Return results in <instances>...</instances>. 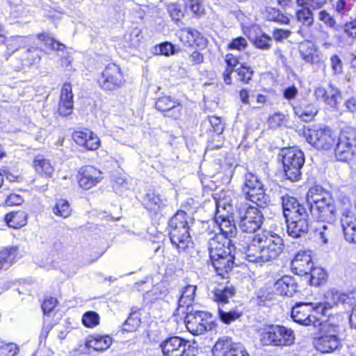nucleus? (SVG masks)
<instances>
[{"mask_svg":"<svg viewBox=\"0 0 356 356\" xmlns=\"http://www.w3.org/2000/svg\"><path fill=\"white\" fill-rule=\"evenodd\" d=\"M293 110L295 115L304 122L313 120L318 113L314 104L305 99L293 106Z\"/></svg>","mask_w":356,"mask_h":356,"instance_id":"obj_32","label":"nucleus"},{"mask_svg":"<svg viewBox=\"0 0 356 356\" xmlns=\"http://www.w3.org/2000/svg\"><path fill=\"white\" fill-rule=\"evenodd\" d=\"M336 209L337 213L339 212L341 216V220L355 216L352 202L346 196H342L339 198Z\"/></svg>","mask_w":356,"mask_h":356,"instance_id":"obj_48","label":"nucleus"},{"mask_svg":"<svg viewBox=\"0 0 356 356\" xmlns=\"http://www.w3.org/2000/svg\"><path fill=\"white\" fill-rule=\"evenodd\" d=\"M279 156L286 178L291 181L300 180L305 161L303 152L294 146L286 147L281 149Z\"/></svg>","mask_w":356,"mask_h":356,"instance_id":"obj_7","label":"nucleus"},{"mask_svg":"<svg viewBox=\"0 0 356 356\" xmlns=\"http://www.w3.org/2000/svg\"><path fill=\"white\" fill-rule=\"evenodd\" d=\"M83 325L87 328H94L99 325L100 316L94 311L86 312L81 318Z\"/></svg>","mask_w":356,"mask_h":356,"instance_id":"obj_53","label":"nucleus"},{"mask_svg":"<svg viewBox=\"0 0 356 356\" xmlns=\"http://www.w3.org/2000/svg\"><path fill=\"white\" fill-rule=\"evenodd\" d=\"M309 216L306 217L296 216L291 219H286V231L289 236L297 238L309 230Z\"/></svg>","mask_w":356,"mask_h":356,"instance_id":"obj_29","label":"nucleus"},{"mask_svg":"<svg viewBox=\"0 0 356 356\" xmlns=\"http://www.w3.org/2000/svg\"><path fill=\"white\" fill-rule=\"evenodd\" d=\"M102 172L98 168L86 165L82 166L77 173V182L83 190L90 189L102 180Z\"/></svg>","mask_w":356,"mask_h":356,"instance_id":"obj_22","label":"nucleus"},{"mask_svg":"<svg viewBox=\"0 0 356 356\" xmlns=\"http://www.w3.org/2000/svg\"><path fill=\"white\" fill-rule=\"evenodd\" d=\"M277 294L282 296L292 297L298 292V284L296 279L291 275H283L275 283Z\"/></svg>","mask_w":356,"mask_h":356,"instance_id":"obj_30","label":"nucleus"},{"mask_svg":"<svg viewBox=\"0 0 356 356\" xmlns=\"http://www.w3.org/2000/svg\"><path fill=\"white\" fill-rule=\"evenodd\" d=\"M264 186L241 190L245 200L251 202L258 207H262L266 203V193Z\"/></svg>","mask_w":356,"mask_h":356,"instance_id":"obj_39","label":"nucleus"},{"mask_svg":"<svg viewBox=\"0 0 356 356\" xmlns=\"http://www.w3.org/2000/svg\"><path fill=\"white\" fill-rule=\"evenodd\" d=\"M330 195V193L321 186L314 185L308 191L307 193V199L310 201V206L316 204L317 201H321L324 197Z\"/></svg>","mask_w":356,"mask_h":356,"instance_id":"obj_51","label":"nucleus"},{"mask_svg":"<svg viewBox=\"0 0 356 356\" xmlns=\"http://www.w3.org/2000/svg\"><path fill=\"white\" fill-rule=\"evenodd\" d=\"M184 8L195 18L200 19L207 13L203 0H184Z\"/></svg>","mask_w":356,"mask_h":356,"instance_id":"obj_43","label":"nucleus"},{"mask_svg":"<svg viewBox=\"0 0 356 356\" xmlns=\"http://www.w3.org/2000/svg\"><path fill=\"white\" fill-rule=\"evenodd\" d=\"M234 245H220L218 242H209V257L212 266L218 275L228 278L235 264L232 253Z\"/></svg>","mask_w":356,"mask_h":356,"instance_id":"obj_6","label":"nucleus"},{"mask_svg":"<svg viewBox=\"0 0 356 356\" xmlns=\"http://www.w3.org/2000/svg\"><path fill=\"white\" fill-rule=\"evenodd\" d=\"M267 124L270 129L290 128V115L282 111L274 112L268 117Z\"/></svg>","mask_w":356,"mask_h":356,"instance_id":"obj_41","label":"nucleus"},{"mask_svg":"<svg viewBox=\"0 0 356 356\" xmlns=\"http://www.w3.org/2000/svg\"><path fill=\"white\" fill-rule=\"evenodd\" d=\"M259 339L263 346H290L295 342L294 331L282 325H266L260 330Z\"/></svg>","mask_w":356,"mask_h":356,"instance_id":"obj_8","label":"nucleus"},{"mask_svg":"<svg viewBox=\"0 0 356 356\" xmlns=\"http://www.w3.org/2000/svg\"><path fill=\"white\" fill-rule=\"evenodd\" d=\"M96 83L104 91H113L124 85L125 74L120 65L111 62L97 75Z\"/></svg>","mask_w":356,"mask_h":356,"instance_id":"obj_12","label":"nucleus"},{"mask_svg":"<svg viewBox=\"0 0 356 356\" xmlns=\"http://www.w3.org/2000/svg\"><path fill=\"white\" fill-rule=\"evenodd\" d=\"M179 42L184 47L194 48L189 54V60L193 65H199L204 61V54L202 52L208 45V40L196 29L181 28L177 33Z\"/></svg>","mask_w":356,"mask_h":356,"instance_id":"obj_5","label":"nucleus"},{"mask_svg":"<svg viewBox=\"0 0 356 356\" xmlns=\"http://www.w3.org/2000/svg\"><path fill=\"white\" fill-rule=\"evenodd\" d=\"M236 75L237 81L241 85H249L253 81L254 71L247 63H242L234 72Z\"/></svg>","mask_w":356,"mask_h":356,"instance_id":"obj_42","label":"nucleus"},{"mask_svg":"<svg viewBox=\"0 0 356 356\" xmlns=\"http://www.w3.org/2000/svg\"><path fill=\"white\" fill-rule=\"evenodd\" d=\"M220 200L215 197V215L213 221L217 225L220 232L216 234L210 242H218L220 245H233L232 238H234L237 234V228L234 219H231L228 215L220 214Z\"/></svg>","mask_w":356,"mask_h":356,"instance_id":"obj_11","label":"nucleus"},{"mask_svg":"<svg viewBox=\"0 0 356 356\" xmlns=\"http://www.w3.org/2000/svg\"><path fill=\"white\" fill-rule=\"evenodd\" d=\"M266 13L267 19L270 22L285 25H289L291 22L290 17L277 8L268 7L266 8Z\"/></svg>","mask_w":356,"mask_h":356,"instance_id":"obj_49","label":"nucleus"},{"mask_svg":"<svg viewBox=\"0 0 356 356\" xmlns=\"http://www.w3.org/2000/svg\"><path fill=\"white\" fill-rule=\"evenodd\" d=\"M166 10L172 20L175 23L180 22L184 17L181 5L178 3H170L166 6Z\"/></svg>","mask_w":356,"mask_h":356,"instance_id":"obj_54","label":"nucleus"},{"mask_svg":"<svg viewBox=\"0 0 356 356\" xmlns=\"http://www.w3.org/2000/svg\"><path fill=\"white\" fill-rule=\"evenodd\" d=\"M337 161L350 163L356 159V130L353 128L341 129L332 149Z\"/></svg>","mask_w":356,"mask_h":356,"instance_id":"obj_9","label":"nucleus"},{"mask_svg":"<svg viewBox=\"0 0 356 356\" xmlns=\"http://www.w3.org/2000/svg\"><path fill=\"white\" fill-rule=\"evenodd\" d=\"M312 338L314 348L321 354H330L342 348L340 327L329 321L321 322Z\"/></svg>","mask_w":356,"mask_h":356,"instance_id":"obj_4","label":"nucleus"},{"mask_svg":"<svg viewBox=\"0 0 356 356\" xmlns=\"http://www.w3.org/2000/svg\"><path fill=\"white\" fill-rule=\"evenodd\" d=\"M318 19L330 28H334L337 25L334 17L325 10H322L318 13Z\"/></svg>","mask_w":356,"mask_h":356,"instance_id":"obj_63","label":"nucleus"},{"mask_svg":"<svg viewBox=\"0 0 356 356\" xmlns=\"http://www.w3.org/2000/svg\"><path fill=\"white\" fill-rule=\"evenodd\" d=\"M309 211L312 218L321 222H330L334 220L337 215V209L332 195L324 197L321 201L309 207Z\"/></svg>","mask_w":356,"mask_h":356,"instance_id":"obj_17","label":"nucleus"},{"mask_svg":"<svg viewBox=\"0 0 356 356\" xmlns=\"http://www.w3.org/2000/svg\"><path fill=\"white\" fill-rule=\"evenodd\" d=\"M20 257L17 246H7L1 248L0 250V271L9 268Z\"/></svg>","mask_w":356,"mask_h":356,"instance_id":"obj_35","label":"nucleus"},{"mask_svg":"<svg viewBox=\"0 0 356 356\" xmlns=\"http://www.w3.org/2000/svg\"><path fill=\"white\" fill-rule=\"evenodd\" d=\"M25 36L11 35L7 36V31L3 25L0 23V44L6 47V54L11 56L15 52L25 46Z\"/></svg>","mask_w":356,"mask_h":356,"instance_id":"obj_27","label":"nucleus"},{"mask_svg":"<svg viewBox=\"0 0 356 356\" xmlns=\"http://www.w3.org/2000/svg\"><path fill=\"white\" fill-rule=\"evenodd\" d=\"M243 315V312L238 309H233L229 311H224L221 308L218 309V317L219 320L225 325H229L236 320L239 319Z\"/></svg>","mask_w":356,"mask_h":356,"instance_id":"obj_50","label":"nucleus"},{"mask_svg":"<svg viewBox=\"0 0 356 356\" xmlns=\"http://www.w3.org/2000/svg\"><path fill=\"white\" fill-rule=\"evenodd\" d=\"M200 131L202 134H221L224 131V124L221 118L216 115L209 116L207 120L202 122L200 124Z\"/></svg>","mask_w":356,"mask_h":356,"instance_id":"obj_36","label":"nucleus"},{"mask_svg":"<svg viewBox=\"0 0 356 356\" xmlns=\"http://www.w3.org/2000/svg\"><path fill=\"white\" fill-rule=\"evenodd\" d=\"M248 46V41L243 36H238L232 38L230 42L227 44V50H236L238 51H243L247 49Z\"/></svg>","mask_w":356,"mask_h":356,"instance_id":"obj_57","label":"nucleus"},{"mask_svg":"<svg viewBox=\"0 0 356 356\" xmlns=\"http://www.w3.org/2000/svg\"><path fill=\"white\" fill-rule=\"evenodd\" d=\"M74 109V95L72 86L69 82L63 84L58 104L59 115L66 117L71 115Z\"/></svg>","mask_w":356,"mask_h":356,"instance_id":"obj_25","label":"nucleus"},{"mask_svg":"<svg viewBox=\"0 0 356 356\" xmlns=\"http://www.w3.org/2000/svg\"><path fill=\"white\" fill-rule=\"evenodd\" d=\"M112 338L108 335H100L97 334L89 335L85 341V346L88 349L95 351L103 352L111 346Z\"/></svg>","mask_w":356,"mask_h":356,"instance_id":"obj_33","label":"nucleus"},{"mask_svg":"<svg viewBox=\"0 0 356 356\" xmlns=\"http://www.w3.org/2000/svg\"><path fill=\"white\" fill-rule=\"evenodd\" d=\"M58 303L56 297L51 296H45L41 303V308L44 314L51 313L57 306Z\"/></svg>","mask_w":356,"mask_h":356,"instance_id":"obj_58","label":"nucleus"},{"mask_svg":"<svg viewBox=\"0 0 356 356\" xmlns=\"http://www.w3.org/2000/svg\"><path fill=\"white\" fill-rule=\"evenodd\" d=\"M225 68L222 73V77L224 83L230 86L233 83L232 74L236 70V67L239 65V58L236 55L232 53L225 54Z\"/></svg>","mask_w":356,"mask_h":356,"instance_id":"obj_37","label":"nucleus"},{"mask_svg":"<svg viewBox=\"0 0 356 356\" xmlns=\"http://www.w3.org/2000/svg\"><path fill=\"white\" fill-rule=\"evenodd\" d=\"M236 294L234 286H225L222 289L216 288L213 291V300L218 304H226Z\"/></svg>","mask_w":356,"mask_h":356,"instance_id":"obj_45","label":"nucleus"},{"mask_svg":"<svg viewBox=\"0 0 356 356\" xmlns=\"http://www.w3.org/2000/svg\"><path fill=\"white\" fill-rule=\"evenodd\" d=\"M154 107L164 118L173 121L180 120L184 113L183 102L167 95L156 98Z\"/></svg>","mask_w":356,"mask_h":356,"instance_id":"obj_16","label":"nucleus"},{"mask_svg":"<svg viewBox=\"0 0 356 356\" xmlns=\"http://www.w3.org/2000/svg\"><path fill=\"white\" fill-rule=\"evenodd\" d=\"M73 141L86 151H95L101 146L99 136L88 128L74 130L72 134Z\"/></svg>","mask_w":356,"mask_h":356,"instance_id":"obj_20","label":"nucleus"},{"mask_svg":"<svg viewBox=\"0 0 356 356\" xmlns=\"http://www.w3.org/2000/svg\"><path fill=\"white\" fill-rule=\"evenodd\" d=\"M336 236L335 229L332 225H323L322 229L319 232V238L323 244L334 241Z\"/></svg>","mask_w":356,"mask_h":356,"instance_id":"obj_56","label":"nucleus"},{"mask_svg":"<svg viewBox=\"0 0 356 356\" xmlns=\"http://www.w3.org/2000/svg\"><path fill=\"white\" fill-rule=\"evenodd\" d=\"M343 33L353 40L356 39V16L346 21L341 27Z\"/></svg>","mask_w":356,"mask_h":356,"instance_id":"obj_59","label":"nucleus"},{"mask_svg":"<svg viewBox=\"0 0 356 356\" xmlns=\"http://www.w3.org/2000/svg\"><path fill=\"white\" fill-rule=\"evenodd\" d=\"M159 54L165 56H170L179 52L175 46L170 42L165 41L159 44Z\"/></svg>","mask_w":356,"mask_h":356,"instance_id":"obj_61","label":"nucleus"},{"mask_svg":"<svg viewBox=\"0 0 356 356\" xmlns=\"http://www.w3.org/2000/svg\"><path fill=\"white\" fill-rule=\"evenodd\" d=\"M188 215L183 210H178L168 222V236L172 246L179 253L187 252L193 248V241L190 234Z\"/></svg>","mask_w":356,"mask_h":356,"instance_id":"obj_2","label":"nucleus"},{"mask_svg":"<svg viewBox=\"0 0 356 356\" xmlns=\"http://www.w3.org/2000/svg\"><path fill=\"white\" fill-rule=\"evenodd\" d=\"M313 265L309 250H299L291 260V268L296 275H307Z\"/></svg>","mask_w":356,"mask_h":356,"instance_id":"obj_26","label":"nucleus"},{"mask_svg":"<svg viewBox=\"0 0 356 356\" xmlns=\"http://www.w3.org/2000/svg\"><path fill=\"white\" fill-rule=\"evenodd\" d=\"M263 221L264 216L260 209L248 206L240 218L239 227L242 232L252 234L260 229Z\"/></svg>","mask_w":356,"mask_h":356,"instance_id":"obj_19","label":"nucleus"},{"mask_svg":"<svg viewBox=\"0 0 356 356\" xmlns=\"http://www.w3.org/2000/svg\"><path fill=\"white\" fill-rule=\"evenodd\" d=\"M296 3L300 8L295 13V17L301 26L298 33L303 38L306 37L304 27L312 26L314 22L313 10L323 8L327 3L326 0H296Z\"/></svg>","mask_w":356,"mask_h":356,"instance_id":"obj_14","label":"nucleus"},{"mask_svg":"<svg viewBox=\"0 0 356 356\" xmlns=\"http://www.w3.org/2000/svg\"><path fill=\"white\" fill-rule=\"evenodd\" d=\"M285 248L283 238L273 232L263 230L255 234L245 250L249 262L263 264L277 259Z\"/></svg>","mask_w":356,"mask_h":356,"instance_id":"obj_1","label":"nucleus"},{"mask_svg":"<svg viewBox=\"0 0 356 356\" xmlns=\"http://www.w3.org/2000/svg\"><path fill=\"white\" fill-rule=\"evenodd\" d=\"M35 172L42 177L51 178L54 172V167L51 160L42 154H37L32 161Z\"/></svg>","mask_w":356,"mask_h":356,"instance_id":"obj_31","label":"nucleus"},{"mask_svg":"<svg viewBox=\"0 0 356 356\" xmlns=\"http://www.w3.org/2000/svg\"><path fill=\"white\" fill-rule=\"evenodd\" d=\"M329 304L323 302H296L291 309V317L296 323L305 326H318L321 316L326 315Z\"/></svg>","mask_w":356,"mask_h":356,"instance_id":"obj_3","label":"nucleus"},{"mask_svg":"<svg viewBox=\"0 0 356 356\" xmlns=\"http://www.w3.org/2000/svg\"><path fill=\"white\" fill-rule=\"evenodd\" d=\"M314 95L317 99L322 100L331 108H337L338 99L341 97L339 90L332 83L317 86L314 90Z\"/></svg>","mask_w":356,"mask_h":356,"instance_id":"obj_24","label":"nucleus"},{"mask_svg":"<svg viewBox=\"0 0 356 356\" xmlns=\"http://www.w3.org/2000/svg\"><path fill=\"white\" fill-rule=\"evenodd\" d=\"M254 47L261 50H268L272 47V38L266 33H261L252 40Z\"/></svg>","mask_w":356,"mask_h":356,"instance_id":"obj_52","label":"nucleus"},{"mask_svg":"<svg viewBox=\"0 0 356 356\" xmlns=\"http://www.w3.org/2000/svg\"><path fill=\"white\" fill-rule=\"evenodd\" d=\"M19 348L15 343H7L0 346V356H18Z\"/></svg>","mask_w":356,"mask_h":356,"instance_id":"obj_60","label":"nucleus"},{"mask_svg":"<svg viewBox=\"0 0 356 356\" xmlns=\"http://www.w3.org/2000/svg\"><path fill=\"white\" fill-rule=\"evenodd\" d=\"M28 213L23 210L11 211L4 216L6 225L13 229H20L27 224Z\"/></svg>","mask_w":356,"mask_h":356,"instance_id":"obj_40","label":"nucleus"},{"mask_svg":"<svg viewBox=\"0 0 356 356\" xmlns=\"http://www.w3.org/2000/svg\"><path fill=\"white\" fill-rule=\"evenodd\" d=\"M309 275V284L314 286H319L326 283L327 280V272L320 266H314L311 268L307 274Z\"/></svg>","mask_w":356,"mask_h":356,"instance_id":"obj_46","label":"nucleus"},{"mask_svg":"<svg viewBox=\"0 0 356 356\" xmlns=\"http://www.w3.org/2000/svg\"><path fill=\"white\" fill-rule=\"evenodd\" d=\"M23 202V196L15 193H10L5 199V204L8 207L19 206Z\"/></svg>","mask_w":356,"mask_h":356,"instance_id":"obj_64","label":"nucleus"},{"mask_svg":"<svg viewBox=\"0 0 356 356\" xmlns=\"http://www.w3.org/2000/svg\"><path fill=\"white\" fill-rule=\"evenodd\" d=\"M282 206L285 219H291L300 216L302 217L309 216L307 208L300 203L296 197L289 194L282 197Z\"/></svg>","mask_w":356,"mask_h":356,"instance_id":"obj_23","label":"nucleus"},{"mask_svg":"<svg viewBox=\"0 0 356 356\" xmlns=\"http://www.w3.org/2000/svg\"><path fill=\"white\" fill-rule=\"evenodd\" d=\"M141 316L140 308L131 307L128 317L122 323V331L123 332H136L141 325Z\"/></svg>","mask_w":356,"mask_h":356,"instance_id":"obj_38","label":"nucleus"},{"mask_svg":"<svg viewBox=\"0 0 356 356\" xmlns=\"http://www.w3.org/2000/svg\"><path fill=\"white\" fill-rule=\"evenodd\" d=\"M345 239L349 243H356L355 216L341 220Z\"/></svg>","mask_w":356,"mask_h":356,"instance_id":"obj_47","label":"nucleus"},{"mask_svg":"<svg viewBox=\"0 0 356 356\" xmlns=\"http://www.w3.org/2000/svg\"><path fill=\"white\" fill-rule=\"evenodd\" d=\"M166 197L155 188H149L142 197L141 204L151 217H156L166 206Z\"/></svg>","mask_w":356,"mask_h":356,"instance_id":"obj_21","label":"nucleus"},{"mask_svg":"<svg viewBox=\"0 0 356 356\" xmlns=\"http://www.w3.org/2000/svg\"><path fill=\"white\" fill-rule=\"evenodd\" d=\"M197 286L195 285L185 286L181 290V293L178 300V307L173 313V316L177 318L179 316V311L181 308H188L192 306L195 301Z\"/></svg>","mask_w":356,"mask_h":356,"instance_id":"obj_34","label":"nucleus"},{"mask_svg":"<svg viewBox=\"0 0 356 356\" xmlns=\"http://www.w3.org/2000/svg\"><path fill=\"white\" fill-rule=\"evenodd\" d=\"M163 356H195L197 348L180 337H170L160 343Z\"/></svg>","mask_w":356,"mask_h":356,"instance_id":"obj_15","label":"nucleus"},{"mask_svg":"<svg viewBox=\"0 0 356 356\" xmlns=\"http://www.w3.org/2000/svg\"><path fill=\"white\" fill-rule=\"evenodd\" d=\"M302 134L312 147L322 152L332 151L337 140L335 131L328 126L305 128Z\"/></svg>","mask_w":356,"mask_h":356,"instance_id":"obj_10","label":"nucleus"},{"mask_svg":"<svg viewBox=\"0 0 356 356\" xmlns=\"http://www.w3.org/2000/svg\"><path fill=\"white\" fill-rule=\"evenodd\" d=\"M186 313L184 323L186 329L193 335H200L216 327L211 313L204 311H182Z\"/></svg>","mask_w":356,"mask_h":356,"instance_id":"obj_13","label":"nucleus"},{"mask_svg":"<svg viewBox=\"0 0 356 356\" xmlns=\"http://www.w3.org/2000/svg\"><path fill=\"white\" fill-rule=\"evenodd\" d=\"M264 186L260 179L256 175L252 172H247L244 175V180L241 185V190L248 188H257Z\"/></svg>","mask_w":356,"mask_h":356,"instance_id":"obj_55","label":"nucleus"},{"mask_svg":"<svg viewBox=\"0 0 356 356\" xmlns=\"http://www.w3.org/2000/svg\"><path fill=\"white\" fill-rule=\"evenodd\" d=\"M212 353L213 356H250L243 345L229 337L219 338L213 347Z\"/></svg>","mask_w":356,"mask_h":356,"instance_id":"obj_18","label":"nucleus"},{"mask_svg":"<svg viewBox=\"0 0 356 356\" xmlns=\"http://www.w3.org/2000/svg\"><path fill=\"white\" fill-rule=\"evenodd\" d=\"M52 213L58 217L67 218L72 213V208L66 198H57L51 208Z\"/></svg>","mask_w":356,"mask_h":356,"instance_id":"obj_44","label":"nucleus"},{"mask_svg":"<svg viewBox=\"0 0 356 356\" xmlns=\"http://www.w3.org/2000/svg\"><path fill=\"white\" fill-rule=\"evenodd\" d=\"M298 51L302 60L310 65L321 62V57L317 46L311 40H305L299 43Z\"/></svg>","mask_w":356,"mask_h":356,"instance_id":"obj_28","label":"nucleus"},{"mask_svg":"<svg viewBox=\"0 0 356 356\" xmlns=\"http://www.w3.org/2000/svg\"><path fill=\"white\" fill-rule=\"evenodd\" d=\"M40 50L37 47H32L26 51L24 60L28 65L35 64L40 60Z\"/></svg>","mask_w":356,"mask_h":356,"instance_id":"obj_62","label":"nucleus"}]
</instances>
